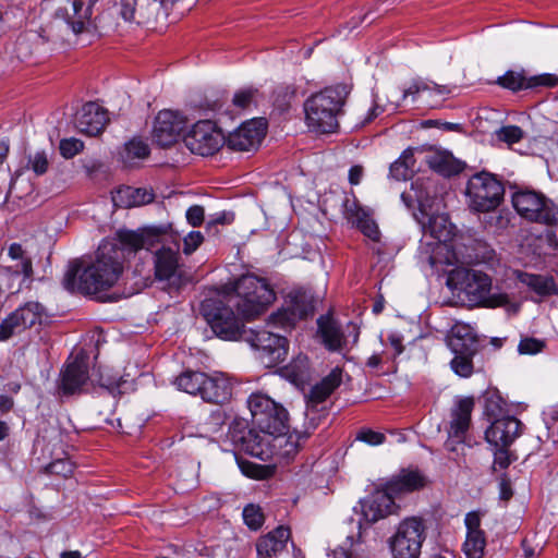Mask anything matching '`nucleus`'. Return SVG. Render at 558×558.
<instances>
[{
  "instance_id": "11",
  "label": "nucleus",
  "mask_w": 558,
  "mask_h": 558,
  "mask_svg": "<svg viewBox=\"0 0 558 558\" xmlns=\"http://www.w3.org/2000/svg\"><path fill=\"white\" fill-rule=\"evenodd\" d=\"M426 537V529L421 519H404L389 539L393 558H418Z\"/></svg>"
},
{
  "instance_id": "33",
  "label": "nucleus",
  "mask_w": 558,
  "mask_h": 558,
  "mask_svg": "<svg viewBox=\"0 0 558 558\" xmlns=\"http://www.w3.org/2000/svg\"><path fill=\"white\" fill-rule=\"evenodd\" d=\"M342 373L339 368L332 369L318 384L312 387L307 396V405L316 407L324 402L341 384Z\"/></svg>"
},
{
  "instance_id": "9",
  "label": "nucleus",
  "mask_w": 558,
  "mask_h": 558,
  "mask_svg": "<svg viewBox=\"0 0 558 558\" xmlns=\"http://www.w3.org/2000/svg\"><path fill=\"white\" fill-rule=\"evenodd\" d=\"M252 422L260 430L276 434L288 428L287 410L267 395L254 392L247 399Z\"/></svg>"
},
{
  "instance_id": "6",
  "label": "nucleus",
  "mask_w": 558,
  "mask_h": 558,
  "mask_svg": "<svg viewBox=\"0 0 558 558\" xmlns=\"http://www.w3.org/2000/svg\"><path fill=\"white\" fill-rule=\"evenodd\" d=\"M233 290L238 301L233 302L245 319H253L263 314L275 301L276 294L265 279L254 275H244L239 278Z\"/></svg>"
},
{
  "instance_id": "61",
  "label": "nucleus",
  "mask_w": 558,
  "mask_h": 558,
  "mask_svg": "<svg viewBox=\"0 0 558 558\" xmlns=\"http://www.w3.org/2000/svg\"><path fill=\"white\" fill-rule=\"evenodd\" d=\"M384 111H390V112H393L389 106H388V100L386 101V104H381V99L379 97H376L375 100H374V105L372 106V108H369L368 110V114L365 119V122H371L372 120H374L375 118H377L380 113H383Z\"/></svg>"
},
{
  "instance_id": "52",
  "label": "nucleus",
  "mask_w": 558,
  "mask_h": 558,
  "mask_svg": "<svg viewBox=\"0 0 558 558\" xmlns=\"http://www.w3.org/2000/svg\"><path fill=\"white\" fill-rule=\"evenodd\" d=\"M471 355L472 354H456L451 361V367L456 374L461 377H468L472 374L473 365Z\"/></svg>"
},
{
  "instance_id": "29",
  "label": "nucleus",
  "mask_w": 558,
  "mask_h": 558,
  "mask_svg": "<svg viewBox=\"0 0 558 558\" xmlns=\"http://www.w3.org/2000/svg\"><path fill=\"white\" fill-rule=\"evenodd\" d=\"M447 343L454 354H473L476 347V336L470 325L456 323L447 336Z\"/></svg>"
},
{
  "instance_id": "43",
  "label": "nucleus",
  "mask_w": 558,
  "mask_h": 558,
  "mask_svg": "<svg viewBox=\"0 0 558 558\" xmlns=\"http://www.w3.org/2000/svg\"><path fill=\"white\" fill-rule=\"evenodd\" d=\"M9 257L14 260H21V271H23V280H28L33 276L32 259L26 256L25 251L19 243H12L8 248Z\"/></svg>"
},
{
  "instance_id": "5",
  "label": "nucleus",
  "mask_w": 558,
  "mask_h": 558,
  "mask_svg": "<svg viewBox=\"0 0 558 558\" xmlns=\"http://www.w3.org/2000/svg\"><path fill=\"white\" fill-rule=\"evenodd\" d=\"M98 0H89L84 9L82 0L66 1L54 10L52 17L41 27V36L47 40L64 39L69 34H81L89 24L92 8Z\"/></svg>"
},
{
  "instance_id": "54",
  "label": "nucleus",
  "mask_w": 558,
  "mask_h": 558,
  "mask_svg": "<svg viewBox=\"0 0 558 558\" xmlns=\"http://www.w3.org/2000/svg\"><path fill=\"white\" fill-rule=\"evenodd\" d=\"M355 439L369 446H379L385 442L386 436L383 433L371 428H361L356 433Z\"/></svg>"
},
{
  "instance_id": "19",
  "label": "nucleus",
  "mask_w": 558,
  "mask_h": 558,
  "mask_svg": "<svg viewBox=\"0 0 558 558\" xmlns=\"http://www.w3.org/2000/svg\"><path fill=\"white\" fill-rule=\"evenodd\" d=\"M266 130L267 121L263 118H255L242 123L230 133L226 143L232 150L250 151L259 146Z\"/></svg>"
},
{
  "instance_id": "55",
  "label": "nucleus",
  "mask_w": 558,
  "mask_h": 558,
  "mask_svg": "<svg viewBox=\"0 0 558 558\" xmlns=\"http://www.w3.org/2000/svg\"><path fill=\"white\" fill-rule=\"evenodd\" d=\"M204 236L199 231H191L183 238V253L190 255L203 243Z\"/></svg>"
},
{
  "instance_id": "23",
  "label": "nucleus",
  "mask_w": 558,
  "mask_h": 558,
  "mask_svg": "<svg viewBox=\"0 0 558 558\" xmlns=\"http://www.w3.org/2000/svg\"><path fill=\"white\" fill-rule=\"evenodd\" d=\"M427 483L426 476L417 469H402L391 476L383 486L396 499L405 494L423 488Z\"/></svg>"
},
{
  "instance_id": "48",
  "label": "nucleus",
  "mask_w": 558,
  "mask_h": 558,
  "mask_svg": "<svg viewBox=\"0 0 558 558\" xmlns=\"http://www.w3.org/2000/svg\"><path fill=\"white\" fill-rule=\"evenodd\" d=\"M118 15L125 22H135L138 12V0H114Z\"/></svg>"
},
{
  "instance_id": "27",
  "label": "nucleus",
  "mask_w": 558,
  "mask_h": 558,
  "mask_svg": "<svg viewBox=\"0 0 558 558\" xmlns=\"http://www.w3.org/2000/svg\"><path fill=\"white\" fill-rule=\"evenodd\" d=\"M290 537V529L283 525H280L266 535L260 536L256 543L258 558H276L284 550Z\"/></svg>"
},
{
  "instance_id": "38",
  "label": "nucleus",
  "mask_w": 558,
  "mask_h": 558,
  "mask_svg": "<svg viewBox=\"0 0 558 558\" xmlns=\"http://www.w3.org/2000/svg\"><path fill=\"white\" fill-rule=\"evenodd\" d=\"M204 380H206V373L185 371L175 378L174 385L181 391L201 397Z\"/></svg>"
},
{
  "instance_id": "2",
  "label": "nucleus",
  "mask_w": 558,
  "mask_h": 558,
  "mask_svg": "<svg viewBox=\"0 0 558 558\" xmlns=\"http://www.w3.org/2000/svg\"><path fill=\"white\" fill-rule=\"evenodd\" d=\"M415 197L418 203L420 214L415 215L425 234L438 241L436 254H444V259H438L447 265L468 264L472 257L462 251L461 238L454 233V227L445 214H437L433 210L436 198L430 201L423 191H418V182L412 184Z\"/></svg>"
},
{
  "instance_id": "22",
  "label": "nucleus",
  "mask_w": 558,
  "mask_h": 558,
  "mask_svg": "<svg viewBox=\"0 0 558 558\" xmlns=\"http://www.w3.org/2000/svg\"><path fill=\"white\" fill-rule=\"evenodd\" d=\"M155 278L170 286H178L182 277V265L178 247L161 246L154 253Z\"/></svg>"
},
{
  "instance_id": "10",
  "label": "nucleus",
  "mask_w": 558,
  "mask_h": 558,
  "mask_svg": "<svg viewBox=\"0 0 558 558\" xmlns=\"http://www.w3.org/2000/svg\"><path fill=\"white\" fill-rule=\"evenodd\" d=\"M202 314L213 332L220 339L236 340L245 332L242 320L220 300L206 299L202 303Z\"/></svg>"
},
{
  "instance_id": "57",
  "label": "nucleus",
  "mask_w": 558,
  "mask_h": 558,
  "mask_svg": "<svg viewBox=\"0 0 558 558\" xmlns=\"http://www.w3.org/2000/svg\"><path fill=\"white\" fill-rule=\"evenodd\" d=\"M47 470L51 474H58L68 477L73 473V463L65 459H59L51 462Z\"/></svg>"
},
{
  "instance_id": "18",
  "label": "nucleus",
  "mask_w": 558,
  "mask_h": 558,
  "mask_svg": "<svg viewBox=\"0 0 558 558\" xmlns=\"http://www.w3.org/2000/svg\"><path fill=\"white\" fill-rule=\"evenodd\" d=\"M231 439L236 448L252 457L266 461L272 457V434L259 428H248L242 432H233Z\"/></svg>"
},
{
  "instance_id": "30",
  "label": "nucleus",
  "mask_w": 558,
  "mask_h": 558,
  "mask_svg": "<svg viewBox=\"0 0 558 558\" xmlns=\"http://www.w3.org/2000/svg\"><path fill=\"white\" fill-rule=\"evenodd\" d=\"M317 335L329 351L341 350L345 342L340 325L329 314L317 319Z\"/></svg>"
},
{
  "instance_id": "36",
  "label": "nucleus",
  "mask_w": 558,
  "mask_h": 558,
  "mask_svg": "<svg viewBox=\"0 0 558 558\" xmlns=\"http://www.w3.org/2000/svg\"><path fill=\"white\" fill-rule=\"evenodd\" d=\"M517 279L542 296L558 294V288L553 277L515 271Z\"/></svg>"
},
{
  "instance_id": "20",
  "label": "nucleus",
  "mask_w": 558,
  "mask_h": 558,
  "mask_svg": "<svg viewBox=\"0 0 558 558\" xmlns=\"http://www.w3.org/2000/svg\"><path fill=\"white\" fill-rule=\"evenodd\" d=\"M524 425L514 416L496 418L485 430V439L493 448H509L523 433Z\"/></svg>"
},
{
  "instance_id": "58",
  "label": "nucleus",
  "mask_w": 558,
  "mask_h": 558,
  "mask_svg": "<svg viewBox=\"0 0 558 558\" xmlns=\"http://www.w3.org/2000/svg\"><path fill=\"white\" fill-rule=\"evenodd\" d=\"M239 466L244 475L252 478H264L266 475L265 468L259 464L247 461H239Z\"/></svg>"
},
{
  "instance_id": "17",
  "label": "nucleus",
  "mask_w": 558,
  "mask_h": 558,
  "mask_svg": "<svg viewBox=\"0 0 558 558\" xmlns=\"http://www.w3.org/2000/svg\"><path fill=\"white\" fill-rule=\"evenodd\" d=\"M186 119L183 114L172 110H161L155 118L153 125V141L161 147H169L177 143L183 130L186 128Z\"/></svg>"
},
{
  "instance_id": "1",
  "label": "nucleus",
  "mask_w": 558,
  "mask_h": 558,
  "mask_svg": "<svg viewBox=\"0 0 558 558\" xmlns=\"http://www.w3.org/2000/svg\"><path fill=\"white\" fill-rule=\"evenodd\" d=\"M158 235L153 230L120 231L117 242L104 241L89 263L73 262L64 275L66 290L83 294H96L112 288L119 280L126 254L149 250Z\"/></svg>"
},
{
  "instance_id": "62",
  "label": "nucleus",
  "mask_w": 558,
  "mask_h": 558,
  "mask_svg": "<svg viewBox=\"0 0 558 558\" xmlns=\"http://www.w3.org/2000/svg\"><path fill=\"white\" fill-rule=\"evenodd\" d=\"M390 175L398 181H405L410 179L412 174L409 172V170L404 168V166L398 159L390 166Z\"/></svg>"
},
{
  "instance_id": "47",
  "label": "nucleus",
  "mask_w": 558,
  "mask_h": 558,
  "mask_svg": "<svg viewBox=\"0 0 558 558\" xmlns=\"http://www.w3.org/2000/svg\"><path fill=\"white\" fill-rule=\"evenodd\" d=\"M495 135L498 141L504 142L508 147H511L523 138L524 132L517 125H506L497 130Z\"/></svg>"
},
{
  "instance_id": "60",
  "label": "nucleus",
  "mask_w": 558,
  "mask_h": 558,
  "mask_svg": "<svg viewBox=\"0 0 558 558\" xmlns=\"http://www.w3.org/2000/svg\"><path fill=\"white\" fill-rule=\"evenodd\" d=\"M294 97V90L290 87H280L278 90V96L275 99V104L278 106L279 109L284 110L292 98Z\"/></svg>"
},
{
  "instance_id": "4",
  "label": "nucleus",
  "mask_w": 558,
  "mask_h": 558,
  "mask_svg": "<svg viewBox=\"0 0 558 558\" xmlns=\"http://www.w3.org/2000/svg\"><path fill=\"white\" fill-rule=\"evenodd\" d=\"M350 93L348 85L328 86L313 95L304 102L305 123L318 133H332L338 126V117Z\"/></svg>"
},
{
  "instance_id": "25",
  "label": "nucleus",
  "mask_w": 558,
  "mask_h": 558,
  "mask_svg": "<svg viewBox=\"0 0 558 558\" xmlns=\"http://www.w3.org/2000/svg\"><path fill=\"white\" fill-rule=\"evenodd\" d=\"M466 537L463 551L468 558H483L486 547L485 532L481 529L478 512H469L464 519Z\"/></svg>"
},
{
  "instance_id": "34",
  "label": "nucleus",
  "mask_w": 558,
  "mask_h": 558,
  "mask_svg": "<svg viewBox=\"0 0 558 558\" xmlns=\"http://www.w3.org/2000/svg\"><path fill=\"white\" fill-rule=\"evenodd\" d=\"M427 165L436 172L450 177L460 173L464 163L447 150H435L426 156Z\"/></svg>"
},
{
  "instance_id": "51",
  "label": "nucleus",
  "mask_w": 558,
  "mask_h": 558,
  "mask_svg": "<svg viewBox=\"0 0 558 558\" xmlns=\"http://www.w3.org/2000/svg\"><path fill=\"white\" fill-rule=\"evenodd\" d=\"M545 347L546 342L543 339L522 337L518 344V352L520 354L533 355L542 352Z\"/></svg>"
},
{
  "instance_id": "40",
  "label": "nucleus",
  "mask_w": 558,
  "mask_h": 558,
  "mask_svg": "<svg viewBox=\"0 0 558 558\" xmlns=\"http://www.w3.org/2000/svg\"><path fill=\"white\" fill-rule=\"evenodd\" d=\"M310 362L306 355H298L282 368V375L293 384H303L308 377Z\"/></svg>"
},
{
  "instance_id": "15",
  "label": "nucleus",
  "mask_w": 558,
  "mask_h": 558,
  "mask_svg": "<svg viewBox=\"0 0 558 558\" xmlns=\"http://www.w3.org/2000/svg\"><path fill=\"white\" fill-rule=\"evenodd\" d=\"M244 340L262 353L260 357L268 365H275L287 356L288 341L286 337L272 331L252 329L244 332Z\"/></svg>"
},
{
  "instance_id": "45",
  "label": "nucleus",
  "mask_w": 558,
  "mask_h": 558,
  "mask_svg": "<svg viewBox=\"0 0 558 558\" xmlns=\"http://www.w3.org/2000/svg\"><path fill=\"white\" fill-rule=\"evenodd\" d=\"M539 442H558V411H553L549 418L545 420V426L536 435Z\"/></svg>"
},
{
  "instance_id": "3",
  "label": "nucleus",
  "mask_w": 558,
  "mask_h": 558,
  "mask_svg": "<svg viewBox=\"0 0 558 558\" xmlns=\"http://www.w3.org/2000/svg\"><path fill=\"white\" fill-rule=\"evenodd\" d=\"M447 286L458 293H463L466 299L484 307H505L509 313H518L520 304L514 301L512 294L498 286H493L492 278L480 270L456 268L447 278Z\"/></svg>"
},
{
  "instance_id": "8",
  "label": "nucleus",
  "mask_w": 558,
  "mask_h": 558,
  "mask_svg": "<svg viewBox=\"0 0 558 558\" xmlns=\"http://www.w3.org/2000/svg\"><path fill=\"white\" fill-rule=\"evenodd\" d=\"M517 213L527 221L558 226V206L543 193L534 190H520L512 195Z\"/></svg>"
},
{
  "instance_id": "12",
  "label": "nucleus",
  "mask_w": 558,
  "mask_h": 558,
  "mask_svg": "<svg viewBox=\"0 0 558 558\" xmlns=\"http://www.w3.org/2000/svg\"><path fill=\"white\" fill-rule=\"evenodd\" d=\"M47 317L45 306L36 301L20 305L0 323V342L21 335L27 329L40 326Z\"/></svg>"
},
{
  "instance_id": "63",
  "label": "nucleus",
  "mask_w": 558,
  "mask_h": 558,
  "mask_svg": "<svg viewBox=\"0 0 558 558\" xmlns=\"http://www.w3.org/2000/svg\"><path fill=\"white\" fill-rule=\"evenodd\" d=\"M494 464L499 469H506L510 464L508 448H494Z\"/></svg>"
},
{
  "instance_id": "14",
  "label": "nucleus",
  "mask_w": 558,
  "mask_h": 558,
  "mask_svg": "<svg viewBox=\"0 0 558 558\" xmlns=\"http://www.w3.org/2000/svg\"><path fill=\"white\" fill-rule=\"evenodd\" d=\"M226 143L225 135L208 120L198 121L184 136L185 146L201 156H210L217 153Z\"/></svg>"
},
{
  "instance_id": "7",
  "label": "nucleus",
  "mask_w": 558,
  "mask_h": 558,
  "mask_svg": "<svg viewBox=\"0 0 558 558\" xmlns=\"http://www.w3.org/2000/svg\"><path fill=\"white\" fill-rule=\"evenodd\" d=\"M505 187L492 173L482 171L473 174L465 189L466 202L473 211L495 210L502 202Z\"/></svg>"
},
{
  "instance_id": "59",
  "label": "nucleus",
  "mask_w": 558,
  "mask_h": 558,
  "mask_svg": "<svg viewBox=\"0 0 558 558\" xmlns=\"http://www.w3.org/2000/svg\"><path fill=\"white\" fill-rule=\"evenodd\" d=\"M185 218L192 227H199L205 219V209L201 205H193L187 208Z\"/></svg>"
},
{
  "instance_id": "35",
  "label": "nucleus",
  "mask_w": 558,
  "mask_h": 558,
  "mask_svg": "<svg viewBox=\"0 0 558 558\" xmlns=\"http://www.w3.org/2000/svg\"><path fill=\"white\" fill-rule=\"evenodd\" d=\"M274 439L271 442L272 456L277 454L281 458H292L301 447V440L305 439V436L299 433H287L284 432L272 434Z\"/></svg>"
},
{
  "instance_id": "41",
  "label": "nucleus",
  "mask_w": 558,
  "mask_h": 558,
  "mask_svg": "<svg viewBox=\"0 0 558 558\" xmlns=\"http://www.w3.org/2000/svg\"><path fill=\"white\" fill-rule=\"evenodd\" d=\"M148 155V145L142 140L133 138L124 145L121 158L125 166L132 167L136 165L137 161L147 158Z\"/></svg>"
},
{
  "instance_id": "26",
  "label": "nucleus",
  "mask_w": 558,
  "mask_h": 558,
  "mask_svg": "<svg viewBox=\"0 0 558 558\" xmlns=\"http://www.w3.org/2000/svg\"><path fill=\"white\" fill-rule=\"evenodd\" d=\"M108 120V113L101 106L88 102L77 114L76 128L83 134L95 136L102 132Z\"/></svg>"
},
{
  "instance_id": "28",
  "label": "nucleus",
  "mask_w": 558,
  "mask_h": 558,
  "mask_svg": "<svg viewBox=\"0 0 558 558\" xmlns=\"http://www.w3.org/2000/svg\"><path fill=\"white\" fill-rule=\"evenodd\" d=\"M232 396V385L229 378L223 374L216 372L211 375L206 374L201 398L211 403H225Z\"/></svg>"
},
{
  "instance_id": "21",
  "label": "nucleus",
  "mask_w": 558,
  "mask_h": 558,
  "mask_svg": "<svg viewBox=\"0 0 558 558\" xmlns=\"http://www.w3.org/2000/svg\"><path fill=\"white\" fill-rule=\"evenodd\" d=\"M88 379V356L80 352L71 357L61 372L59 389L63 395H73L82 391Z\"/></svg>"
},
{
  "instance_id": "16",
  "label": "nucleus",
  "mask_w": 558,
  "mask_h": 558,
  "mask_svg": "<svg viewBox=\"0 0 558 558\" xmlns=\"http://www.w3.org/2000/svg\"><path fill=\"white\" fill-rule=\"evenodd\" d=\"M451 90L452 88L448 85H439L432 81L418 77L414 78L409 86L402 89L395 87L390 88L388 90V106L392 111H396L408 98L415 101L417 97L424 93H426L430 98L435 96L442 97L450 94Z\"/></svg>"
},
{
  "instance_id": "31",
  "label": "nucleus",
  "mask_w": 558,
  "mask_h": 558,
  "mask_svg": "<svg viewBox=\"0 0 558 558\" xmlns=\"http://www.w3.org/2000/svg\"><path fill=\"white\" fill-rule=\"evenodd\" d=\"M473 409L474 400L472 398H461L456 402L451 410L450 437L462 438L464 436L471 423Z\"/></svg>"
},
{
  "instance_id": "44",
  "label": "nucleus",
  "mask_w": 558,
  "mask_h": 558,
  "mask_svg": "<svg viewBox=\"0 0 558 558\" xmlns=\"http://www.w3.org/2000/svg\"><path fill=\"white\" fill-rule=\"evenodd\" d=\"M258 102V90L252 87L236 92L232 98V106L240 113Z\"/></svg>"
},
{
  "instance_id": "39",
  "label": "nucleus",
  "mask_w": 558,
  "mask_h": 558,
  "mask_svg": "<svg viewBox=\"0 0 558 558\" xmlns=\"http://www.w3.org/2000/svg\"><path fill=\"white\" fill-rule=\"evenodd\" d=\"M331 558H367V548L361 537L348 536L347 539L331 553Z\"/></svg>"
},
{
  "instance_id": "32",
  "label": "nucleus",
  "mask_w": 558,
  "mask_h": 558,
  "mask_svg": "<svg viewBox=\"0 0 558 558\" xmlns=\"http://www.w3.org/2000/svg\"><path fill=\"white\" fill-rule=\"evenodd\" d=\"M154 201V193L145 187L122 186L112 195V202L118 207L131 208L143 206Z\"/></svg>"
},
{
  "instance_id": "13",
  "label": "nucleus",
  "mask_w": 558,
  "mask_h": 558,
  "mask_svg": "<svg viewBox=\"0 0 558 558\" xmlns=\"http://www.w3.org/2000/svg\"><path fill=\"white\" fill-rule=\"evenodd\" d=\"M314 311L312 296L304 291H291L282 306L269 316L268 326L291 329L295 324Z\"/></svg>"
},
{
  "instance_id": "53",
  "label": "nucleus",
  "mask_w": 558,
  "mask_h": 558,
  "mask_svg": "<svg viewBox=\"0 0 558 558\" xmlns=\"http://www.w3.org/2000/svg\"><path fill=\"white\" fill-rule=\"evenodd\" d=\"M59 148L61 155L64 158L70 159L83 150L84 144L82 141L74 137L64 138L60 142Z\"/></svg>"
},
{
  "instance_id": "64",
  "label": "nucleus",
  "mask_w": 558,
  "mask_h": 558,
  "mask_svg": "<svg viewBox=\"0 0 558 558\" xmlns=\"http://www.w3.org/2000/svg\"><path fill=\"white\" fill-rule=\"evenodd\" d=\"M400 162L411 174L415 171L414 149L408 148L399 157Z\"/></svg>"
},
{
  "instance_id": "50",
  "label": "nucleus",
  "mask_w": 558,
  "mask_h": 558,
  "mask_svg": "<svg viewBox=\"0 0 558 558\" xmlns=\"http://www.w3.org/2000/svg\"><path fill=\"white\" fill-rule=\"evenodd\" d=\"M497 83L510 90L517 92L527 86L525 77L518 72L509 71L505 75L500 76Z\"/></svg>"
},
{
  "instance_id": "37",
  "label": "nucleus",
  "mask_w": 558,
  "mask_h": 558,
  "mask_svg": "<svg viewBox=\"0 0 558 558\" xmlns=\"http://www.w3.org/2000/svg\"><path fill=\"white\" fill-rule=\"evenodd\" d=\"M348 219L355 225L361 232L374 242L379 241L380 231L377 223L362 208L354 205L347 209Z\"/></svg>"
},
{
  "instance_id": "42",
  "label": "nucleus",
  "mask_w": 558,
  "mask_h": 558,
  "mask_svg": "<svg viewBox=\"0 0 558 558\" xmlns=\"http://www.w3.org/2000/svg\"><path fill=\"white\" fill-rule=\"evenodd\" d=\"M24 281L23 271H21V260H14V264L0 268V282H5L8 290L20 291Z\"/></svg>"
},
{
  "instance_id": "46",
  "label": "nucleus",
  "mask_w": 558,
  "mask_h": 558,
  "mask_svg": "<svg viewBox=\"0 0 558 558\" xmlns=\"http://www.w3.org/2000/svg\"><path fill=\"white\" fill-rule=\"evenodd\" d=\"M99 386L108 389L111 393L121 392V387L125 380L118 374H113L111 369L105 368L99 371L97 379Z\"/></svg>"
},
{
  "instance_id": "24",
  "label": "nucleus",
  "mask_w": 558,
  "mask_h": 558,
  "mask_svg": "<svg viewBox=\"0 0 558 558\" xmlns=\"http://www.w3.org/2000/svg\"><path fill=\"white\" fill-rule=\"evenodd\" d=\"M395 507V498L384 486L361 502L363 517L368 522H376L391 514Z\"/></svg>"
},
{
  "instance_id": "49",
  "label": "nucleus",
  "mask_w": 558,
  "mask_h": 558,
  "mask_svg": "<svg viewBox=\"0 0 558 558\" xmlns=\"http://www.w3.org/2000/svg\"><path fill=\"white\" fill-rule=\"evenodd\" d=\"M244 523L252 530L259 529L264 523V514L259 506L247 505L243 509Z\"/></svg>"
},
{
  "instance_id": "56",
  "label": "nucleus",
  "mask_w": 558,
  "mask_h": 558,
  "mask_svg": "<svg viewBox=\"0 0 558 558\" xmlns=\"http://www.w3.org/2000/svg\"><path fill=\"white\" fill-rule=\"evenodd\" d=\"M29 167L36 174H44L48 170V158L45 151H37L29 157Z\"/></svg>"
}]
</instances>
